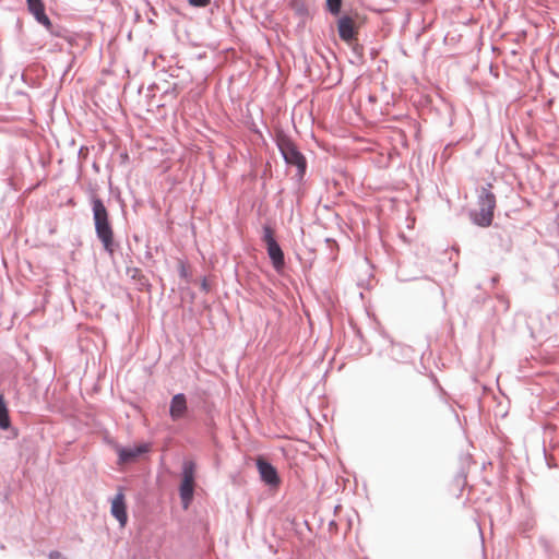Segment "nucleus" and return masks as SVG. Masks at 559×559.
I'll use <instances>...</instances> for the list:
<instances>
[{
	"instance_id": "obj_1",
	"label": "nucleus",
	"mask_w": 559,
	"mask_h": 559,
	"mask_svg": "<svg viewBox=\"0 0 559 559\" xmlns=\"http://www.w3.org/2000/svg\"><path fill=\"white\" fill-rule=\"evenodd\" d=\"M93 214L95 230L105 250L114 252V230L109 222V214L100 199L93 200Z\"/></svg>"
},
{
	"instance_id": "obj_2",
	"label": "nucleus",
	"mask_w": 559,
	"mask_h": 559,
	"mask_svg": "<svg viewBox=\"0 0 559 559\" xmlns=\"http://www.w3.org/2000/svg\"><path fill=\"white\" fill-rule=\"evenodd\" d=\"M496 197L488 189H483L478 198V210L472 213L473 222L480 227H488L493 219Z\"/></svg>"
},
{
	"instance_id": "obj_3",
	"label": "nucleus",
	"mask_w": 559,
	"mask_h": 559,
	"mask_svg": "<svg viewBox=\"0 0 559 559\" xmlns=\"http://www.w3.org/2000/svg\"><path fill=\"white\" fill-rule=\"evenodd\" d=\"M277 145L285 162L296 166L298 175L302 177L306 171L307 163L305 156L298 151L295 143L287 136H280Z\"/></svg>"
},
{
	"instance_id": "obj_4",
	"label": "nucleus",
	"mask_w": 559,
	"mask_h": 559,
	"mask_svg": "<svg viewBox=\"0 0 559 559\" xmlns=\"http://www.w3.org/2000/svg\"><path fill=\"white\" fill-rule=\"evenodd\" d=\"M197 465L193 461H185L179 493L183 509H188L194 492Z\"/></svg>"
},
{
	"instance_id": "obj_5",
	"label": "nucleus",
	"mask_w": 559,
	"mask_h": 559,
	"mask_svg": "<svg viewBox=\"0 0 559 559\" xmlns=\"http://www.w3.org/2000/svg\"><path fill=\"white\" fill-rule=\"evenodd\" d=\"M262 240L266 246V251L274 269L276 271L283 270L285 265L284 253L275 239L274 230L270 226L263 227Z\"/></svg>"
},
{
	"instance_id": "obj_6",
	"label": "nucleus",
	"mask_w": 559,
	"mask_h": 559,
	"mask_svg": "<svg viewBox=\"0 0 559 559\" xmlns=\"http://www.w3.org/2000/svg\"><path fill=\"white\" fill-rule=\"evenodd\" d=\"M110 513L119 522L121 527L126 526L128 522V513L126 496L122 488H119L118 492L111 500Z\"/></svg>"
},
{
	"instance_id": "obj_7",
	"label": "nucleus",
	"mask_w": 559,
	"mask_h": 559,
	"mask_svg": "<svg viewBox=\"0 0 559 559\" xmlns=\"http://www.w3.org/2000/svg\"><path fill=\"white\" fill-rule=\"evenodd\" d=\"M257 467L261 479L270 487L277 488L281 484V478L277 474L276 468L266 462L264 459L259 457L257 460Z\"/></svg>"
},
{
	"instance_id": "obj_8",
	"label": "nucleus",
	"mask_w": 559,
	"mask_h": 559,
	"mask_svg": "<svg viewBox=\"0 0 559 559\" xmlns=\"http://www.w3.org/2000/svg\"><path fill=\"white\" fill-rule=\"evenodd\" d=\"M337 31L342 40L350 43L357 38L358 27L349 16H343L337 22Z\"/></svg>"
},
{
	"instance_id": "obj_9",
	"label": "nucleus",
	"mask_w": 559,
	"mask_h": 559,
	"mask_svg": "<svg viewBox=\"0 0 559 559\" xmlns=\"http://www.w3.org/2000/svg\"><path fill=\"white\" fill-rule=\"evenodd\" d=\"M147 451H148L147 444H140V445L130 447V448H120V449H118L119 461H120V463L133 462L134 460H136V457H139L141 454H143Z\"/></svg>"
},
{
	"instance_id": "obj_10",
	"label": "nucleus",
	"mask_w": 559,
	"mask_h": 559,
	"mask_svg": "<svg viewBox=\"0 0 559 559\" xmlns=\"http://www.w3.org/2000/svg\"><path fill=\"white\" fill-rule=\"evenodd\" d=\"M187 411V401L186 396L181 393L176 394L170 403V417L174 420H178L183 417Z\"/></svg>"
},
{
	"instance_id": "obj_11",
	"label": "nucleus",
	"mask_w": 559,
	"mask_h": 559,
	"mask_svg": "<svg viewBox=\"0 0 559 559\" xmlns=\"http://www.w3.org/2000/svg\"><path fill=\"white\" fill-rule=\"evenodd\" d=\"M29 11L34 14L36 20L46 25L50 26V20L45 13V5L41 0H26Z\"/></svg>"
},
{
	"instance_id": "obj_12",
	"label": "nucleus",
	"mask_w": 559,
	"mask_h": 559,
	"mask_svg": "<svg viewBox=\"0 0 559 559\" xmlns=\"http://www.w3.org/2000/svg\"><path fill=\"white\" fill-rule=\"evenodd\" d=\"M10 426L11 420L9 416V409L3 394L0 393V428L7 430L10 428Z\"/></svg>"
},
{
	"instance_id": "obj_13",
	"label": "nucleus",
	"mask_w": 559,
	"mask_h": 559,
	"mask_svg": "<svg viewBox=\"0 0 559 559\" xmlns=\"http://www.w3.org/2000/svg\"><path fill=\"white\" fill-rule=\"evenodd\" d=\"M326 7L332 14L336 15L341 11L342 0H326Z\"/></svg>"
},
{
	"instance_id": "obj_14",
	"label": "nucleus",
	"mask_w": 559,
	"mask_h": 559,
	"mask_svg": "<svg viewBox=\"0 0 559 559\" xmlns=\"http://www.w3.org/2000/svg\"><path fill=\"white\" fill-rule=\"evenodd\" d=\"M188 2L192 7L204 8L211 3V0H188Z\"/></svg>"
},
{
	"instance_id": "obj_15",
	"label": "nucleus",
	"mask_w": 559,
	"mask_h": 559,
	"mask_svg": "<svg viewBox=\"0 0 559 559\" xmlns=\"http://www.w3.org/2000/svg\"><path fill=\"white\" fill-rule=\"evenodd\" d=\"M466 484V475L465 474H462L457 477L456 479V485L460 489H462Z\"/></svg>"
},
{
	"instance_id": "obj_16",
	"label": "nucleus",
	"mask_w": 559,
	"mask_h": 559,
	"mask_svg": "<svg viewBox=\"0 0 559 559\" xmlns=\"http://www.w3.org/2000/svg\"><path fill=\"white\" fill-rule=\"evenodd\" d=\"M60 557H61V554H60V552H58V551H52V552L50 554V559H58V558H60Z\"/></svg>"
}]
</instances>
